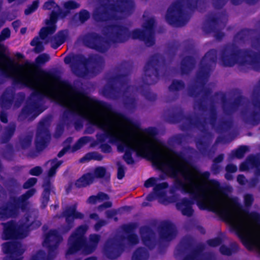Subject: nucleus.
Listing matches in <instances>:
<instances>
[{"label": "nucleus", "instance_id": "1", "mask_svg": "<svg viewBox=\"0 0 260 260\" xmlns=\"http://www.w3.org/2000/svg\"><path fill=\"white\" fill-rule=\"evenodd\" d=\"M27 86L51 97L102 129L110 140L117 145L118 149L125 152L124 159L127 164L133 162L132 151L149 158L158 169L175 177L178 187L190 193L200 208L216 212L230 223V197L218 183L209 180L208 173L199 171L179 154L157 142L138 125L74 91L59 80L47 74L36 73L28 64Z\"/></svg>", "mask_w": 260, "mask_h": 260}, {"label": "nucleus", "instance_id": "2", "mask_svg": "<svg viewBox=\"0 0 260 260\" xmlns=\"http://www.w3.org/2000/svg\"><path fill=\"white\" fill-rule=\"evenodd\" d=\"M154 186L153 191L147 197V200L149 201L157 200L159 202L164 204H168L172 200L166 196V189L168 187L167 183L159 182V180L154 178H150L147 180L145 183V186L150 187Z\"/></svg>", "mask_w": 260, "mask_h": 260}, {"label": "nucleus", "instance_id": "3", "mask_svg": "<svg viewBox=\"0 0 260 260\" xmlns=\"http://www.w3.org/2000/svg\"><path fill=\"white\" fill-rule=\"evenodd\" d=\"M26 226L16 227L13 223H8L4 225L3 232L4 238L22 239L27 236V231Z\"/></svg>", "mask_w": 260, "mask_h": 260}, {"label": "nucleus", "instance_id": "4", "mask_svg": "<svg viewBox=\"0 0 260 260\" xmlns=\"http://www.w3.org/2000/svg\"><path fill=\"white\" fill-rule=\"evenodd\" d=\"M87 230L86 226L80 227L77 231V234L73 235L69 240L70 248L68 250L69 253H72L78 249L81 246L80 239L81 235Z\"/></svg>", "mask_w": 260, "mask_h": 260}, {"label": "nucleus", "instance_id": "5", "mask_svg": "<svg viewBox=\"0 0 260 260\" xmlns=\"http://www.w3.org/2000/svg\"><path fill=\"white\" fill-rule=\"evenodd\" d=\"M56 21V15L53 13L48 21L46 22L47 26L43 28L40 33V37L42 40L45 39L48 35L53 33L56 30L55 23Z\"/></svg>", "mask_w": 260, "mask_h": 260}, {"label": "nucleus", "instance_id": "6", "mask_svg": "<svg viewBox=\"0 0 260 260\" xmlns=\"http://www.w3.org/2000/svg\"><path fill=\"white\" fill-rule=\"evenodd\" d=\"M191 202L182 200L177 204L178 208L185 215L189 216L192 213Z\"/></svg>", "mask_w": 260, "mask_h": 260}, {"label": "nucleus", "instance_id": "7", "mask_svg": "<svg viewBox=\"0 0 260 260\" xmlns=\"http://www.w3.org/2000/svg\"><path fill=\"white\" fill-rule=\"evenodd\" d=\"M93 180V176L91 174H88L78 179L76 181V185L78 187L85 186L91 183Z\"/></svg>", "mask_w": 260, "mask_h": 260}, {"label": "nucleus", "instance_id": "8", "mask_svg": "<svg viewBox=\"0 0 260 260\" xmlns=\"http://www.w3.org/2000/svg\"><path fill=\"white\" fill-rule=\"evenodd\" d=\"M254 167H257V160L255 157H252L248 159L246 162L241 164L240 170L241 171H246Z\"/></svg>", "mask_w": 260, "mask_h": 260}, {"label": "nucleus", "instance_id": "9", "mask_svg": "<svg viewBox=\"0 0 260 260\" xmlns=\"http://www.w3.org/2000/svg\"><path fill=\"white\" fill-rule=\"evenodd\" d=\"M65 216L67 219L69 220L70 218H81L83 215L81 213L77 212L75 210V206L70 207L65 212Z\"/></svg>", "mask_w": 260, "mask_h": 260}, {"label": "nucleus", "instance_id": "10", "mask_svg": "<svg viewBox=\"0 0 260 260\" xmlns=\"http://www.w3.org/2000/svg\"><path fill=\"white\" fill-rule=\"evenodd\" d=\"M108 199V197L104 193H101L97 196H92L89 198L88 202L91 204L101 203Z\"/></svg>", "mask_w": 260, "mask_h": 260}, {"label": "nucleus", "instance_id": "11", "mask_svg": "<svg viewBox=\"0 0 260 260\" xmlns=\"http://www.w3.org/2000/svg\"><path fill=\"white\" fill-rule=\"evenodd\" d=\"M61 162L58 160H52L47 163V165L50 167L48 173L49 177H52L55 174L56 169L61 165Z\"/></svg>", "mask_w": 260, "mask_h": 260}, {"label": "nucleus", "instance_id": "12", "mask_svg": "<svg viewBox=\"0 0 260 260\" xmlns=\"http://www.w3.org/2000/svg\"><path fill=\"white\" fill-rule=\"evenodd\" d=\"M31 45L35 47V51L37 53L41 52L43 50V46L42 42H41L39 38L34 39L31 42Z\"/></svg>", "mask_w": 260, "mask_h": 260}, {"label": "nucleus", "instance_id": "13", "mask_svg": "<svg viewBox=\"0 0 260 260\" xmlns=\"http://www.w3.org/2000/svg\"><path fill=\"white\" fill-rule=\"evenodd\" d=\"M106 172V169L104 167H98L95 169L94 174L92 175L94 178L95 177H102L105 175Z\"/></svg>", "mask_w": 260, "mask_h": 260}, {"label": "nucleus", "instance_id": "14", "mask_svg": "<svg viewBox=\"0 0 260 260\" xmlns=\"http://www.w3.org/2000/svg\"><path fill=\"white\" fill-rule=\"evenodd\" d=\"M247 150V148L246 146H242L235 152H233V154L236 157L241 158L244 155Z\"/></svg>", "mask_w": 260, "mask_h": 260}, {"label": "nucleus", "instance_id": "15", "mask_svg": "<svg viewBox=\"0 0 260 260\" xmlns=\"http://www.w3.org/2000/svg\"><path fill=\"white\" fill-rule=\"evenodd\" d=\"M50 59L48 55L46 54H42L39 56L36 59V62L37 64H42L48 61Z\"/></svg>", "mask_w": 260, "mask_h": 260}, {"label": "nucleus", "instance_id": "16", "mask_svg": "<svg viewBox=\"0 0 260 260\" xmlns=\"http://www.w3.org/2000/svg\"><path fill=\"white\" fill-rule=\"evenodd\" d=\"M88 141V139L87 138H83L80 139L74 145L73 150H76L80 148L82 146H83L85 144H86Z\"/></svg>", "mask_w": 260, "mask_h": 260}, {"label": "nucleus", "instance_id": "17", "mask_svg": "<svg viewBox=\"0 0 260 260\" xmlns=\"http://www.w3.org/2000/svg\"><path fill=\"white\" fill-rule=\"evenodd\" d=\"M38 2L37 1L34 2L32 4L28 7L25 10V14L26 15H29L31 13L34 12L38 8Z\"/></svg>", "mask_w": 260, "mask_h": 260}, {"label": "nucleus", "instance_id": "18", "mask_svg": "<svg viewBox=\"0 0 260 260\" xmlns=\"http://www.w3.org/2000/svg\"><path fill=\"white\" fill-rule=\"evenodd\" d=\"M10 36V30L9 28H4L1 32V41L4 40Z\"/></svg>", "mask_w": 260, "mask_h": 260}, {"label": "nucleus", "instance_id": "19", "mask_svg": "<svg viewBox=\"0 0 260 260\" xmlns=\"http://www.w3.org/2000/svg\"><path fill=\"white\" fill-rule=\"evenodd\" d=\"M16 246L14 244H7L4 245V251L5 252H11V251H13L15 249Z\"/></svg>", "mask_w": 260, "mask_h": 260}, {"label": "nucleus", "instance_id": "20", "mask_svg": "<svg viewBox=\"0 0 260 260\" xmlns=\"http://www.w3.org/2000/svg\"><path fill=\"white\" fill-rule=\"evenodd\" d=\"M37 182V179L35 178H31L29 179L26 183L24 184L25 188H29L30 186L34 185Z\"/></svg>", "mask_w": 260, "mask_h": 260}, {"label": "nucleus", "instance_id": "21", "mask_svg": "<svg viewBox=\"0 0 260 260\" xmlns=\"http://www.w3.org/2000/svg\"><path fill=\"white\" fill-rule=\"evenodd\" d=\"M42 172V169L39 167H36L30 170V174L32 175H39Z\"/></svg>", "mask_w": 260, "mask_h": 260}, {"label": "nucleus", "instance_id": "22", "mask_svg": "<svg viewBox=\"0 0 260 260\" xmlns=\"http://www.w3.org/2000/svg\"><path fill=\"white\" fill-rule=\"evenodd\" d=\"M124 175V168L123 166H119L118 169L117 177L119 179H122Z\"/></svg>", "mask_w": 260, "mask_h": 260}, {"label": "nucleus", "instance_id": "23", "mask_svg": "<svg viewBox=\"0 0 260 260\" xmlns=\"http://www.w3.org/2000/svg\"><path fill=\"white\" fill-rule=\"evenodd\" d=\"M54 5L55 3L52 1L49 0L44 4V8L45 9H51Z\"/></svg>", "mask_w": 260, "mask_h": 260}, {"label": "nucleus", "instance_id": "24", "mask_svg": "<svg viewBox=\"0 0 260 260\" xmlns=\"http://www.w3.org/2000/svg\"><path fill=\"white\" fill-rule=\"evenodd\" d=\"M34 190L31 189L28 191L22 197V201H24V200L27 199L28 198L32 196L34 194Z\"/></svg>", "mask_w": 260, "mask_h": 260}, {"label": "nucleus", "instance_id": "25", "mask_svg": "<svg viewBox=\"0 0 260 260\" xmlns=\"http://www.w3.org/2000/svg\"><path fill=\"white\" fill-rule=\"evenodd\" d=\"M253 201L252 197L251 195L247 194L245 196V203L246 205H250Z\"/></svg>", "mask_w": 260, "mask_h": 260}, {"label": "nucleus", "instance_id": "26", "mask_svg": "<svg viewBox=\"0 0 260 260\" xmlns=\"http://www.w3.org/2000/svg\"><path fill=\"white\" fill-rule=\"evenodd\" d=\"M143 32L139 30H136L133 32V37L134 38L141 39Z\"/></svg>", "mask_w": 260, "mask_h": 260}, {"label": "nucleus", "instance_id": "27", "mask_svg": "<svg viewBox=\"0 0 260 260\" xmlns=\"http://www.w3.org/2000/svg\"><path fill=\"white\" fill-rule=\"evenodd\" d=\"M89 17L88 13L87 11H83L80 13V18L82 21L87 19Z\"/></svg>", "mask_w": 260, "mask_h": 260}, {"label": "nucleus", "instance_id": "28", "mask_svg": "<svg viewBox=\"0 0 260 260\" xmlns=\"http://www.w3.org/2000/svg\"><path fill=\"white\" fill-rule=\"evenodd\" d=\"M237 170V167L233 165H229L226 167V171L229 173L235 172Z\"/></svg>", "mask_w": 260, "mask_h": 260}, {"label": "nucleus", "instance_id": "29", "mask_svg": "<svg viewBox=\"0 0 260 260\" xmlns=\"http://www.w3.org/2000/svg\"><path fill=\"white\" fill-rule=\"evenodd\" d=\"M220 250L221 252L223 253L224 254L228 255L230 254L231 253L230 250L225 246L221 247Z\"/></svg>", "mask_w": 260, "mask_h": 260}, {"label": "nucleus", "instance_id": "30", "mask_svg": "<svg viewBox=\"0 0 260 260\" xmlns=\"http://www.w3.org/2000/svg\"><path fill=\"white\" fill-rule=\"evenodd\" d=\"M238 182L241 184H244L246 181L245 178L242 175H239L237 177Z\"/></svg>", "mask_w": 260, "mask_h": 260}, {"label": "nucleus", "instance_id": "31", "mask_svg": "<svg viewBox=\"0 0 260 260\" xmlns=\"http://www.w3.org/2000/svg\"><path fill=\"white\" fill-rule=\"evenodd\" d=\"M220 243L218 239H214L209 241V244L212 246H215L218 245Z\"/></svg>", "mask_w": 260, "mask_h": 260}, {"label": "nucleus", "instance_id": "32", "mask_svg": "<svg viewBox=\"0 0 260 260\" xmlns=\"http://www.w3.org/2000/svg\"><path fill=\"white\" fill-rule=\"evenodd\" d=\"M66 7L69 8H75L77 7V5L73 2H68L66 4Z\"/></svg>", "mask_w": 260, "mask_h": 260}, {"label": "nucleus", "instance_id": "33", "mask_svg": "<svg viewBox=\"0 0 260 260\" xmlns=\"http://www.w3.org/2000/svg\"><path fill=\"white\" fill-rule=\"evenodd\" d=\"M64 37H60L59 39V42L57 43L56 45H54L53 44H52V47L54 48H56L58 46H59L60 44H61L64 41Z\"/></svg>", "mask_w": 260, "mask_h": 260}, {"label": "nucleus", "instance_id": "34", "mask_svg": "<svg viewBox=\"0 0 260 260\" xmlns=\"http://www.w3.org/2000/svg\"><path fill=\"white\" fill-rule=\"evenodd\" d=\"M99 239V237L97 235H92L90 237V241L93 243H96Z\"/></svg>", "mask_w": 260, "mask_h": 260}, {"label": "nucleus", "instance_id": "35", "mask_svg": "<svg viewBox=\"0 0 260 260\" xmlns=\"http://www.w3.org/2000/svg\"><path fill=\"white\" fill-rule=\"evenodd\" d=\"M111 205V203L110 202H106L103 204V205L100 206V208H102V207L107 208L110 207Z\"/></svg>", "mask_w": 260, "mask_h": 260}, {"label": "nucleus", "instance_id": "36", "mask_svg": "<svg viewBox=\"0 0 260 260\" xmlns=\"http://www.w3.org/2000/svg\"><path fill=\"white\" fill-rule=\"evenodd\" d=\"M67 151V148H64L61 151H60L59 152V153L58 154V156L59 157L62 156Z\"/></svg>", "mask_w": 260, "mask_h": 260}, {"label": "nucleus", "instance_id": "37", "mask_svg": "<svg viewBox=\"0 0 260 260\" xmlns=\"http://www.w3.org/2000/svg\"><path fill=\"white\" fill-rule=\"evenodd\" d=\"M20 25V22L19 21H15L13 23V25L15 28L19 27Z\"/></svg>", "mask_w": 260, "mask_h": 260}, {"label": "nucleus", "instance_id": "38", "mask_svg": "<svg viewBox=\"0 0 260 260\" xmlns=\"http://www.w3.org/2000/svg\"><path fill=\"white\" fill-rule=\"evenodd\" d=\"M173 13V14H176L175 12V11H173V12H172V10L171 9H169V11H168V20H169V15H171V14Z\"/></svg>", "mask_w": 260, "mask_h": 260}, {"label": "nucleus", "instance_id": "39", "mask_svg": "<svg viewBox=\"0 0 260 260\" xmlns=\"http://www.w3.org/2000/svg\"><path fill=\"white\" fill-rule=\"evenodd\" d=\"M1 122H7L6 118L4 116L2 115V114H1Z\"/></svg>", "mask_w": 260, "mask_h": 260}, {"label": "nucleus", "instance_id": "40", "mask_svg": "<svg viewBox=\"0 0 260 260\" xmlns=\"http://www.w3.org/2000/svg\"><path fill=\"white\" fill-rule=\"evenodd\" d=\"M45 197L44 198V201L47 202L48 201V192H46L45 193Z\"/></svg>", "mask_w": 260, "mask_h": 260}, {"label": "nucleus", "instance_id": "41", "mask_svg": "<svg viewBox=\"0 0 260 260\" xmlns=\"http://www.w3.org/2000/svg\"><path fill=\"white\" fill-rule=\"evenodd\" d=\"M105 152H110L111 151V148L110 147H108L105 150H104Z\"/></svg>", "mask_w": 260, "mask_h": 260}, {"label": "nucleus", "instance_id": "42", "mask_svg": "<svg viewBox=\"0 0 260 260\" xmlns=\"http://www.w3.org/2000/svg\"><path fill=\"white\" fill-rule=\"evenodd\" d=\"M52 235H51L49 237H48V240L52 238V237L53 236L55 235V234H54V232H53L52 234Z\"/></svg>", "mask_w": 260, "mask_h": 260}, {"label": "nucleus", "instance_id": "43", "mask_svg": "<svg viewBox=\"0 0 260 260\" xmlns=\"http://www.w3.org/2000/svg\"><path fill=\"white\" fill-rule=\"evenodd\" d=\"M25 28H22V29H21V32L22 34L24 33V32H25Z\"/></svg>", "mask_w": 260, "mask_h": 260}, {"label": "nucleus", "instance_id": "44", "mask_svg": "<svg viewBox=\"0 0 260 260\" xmlns=\"http://www.w3.org/2000/svg\"><path fill=\"white\" fill-rule=\"evenodd\" d=\"M64 61L66 62V63H69V60H68V57H66L64 59Z\"/></svg>", "mask_w": 260, "mask_h": 260}, {"label": "nucleus", "instance_id": "45", "mask_svg": "<svg viewBox=\"0 0 260 260\" xmlns=\"http://www.w3.org/2000/svg\"><path fill=\"white\" fill-rule=\"evenodd\" d=\"M225 177L228 179H230V176H229L228 174H226L225 175Z\"/></svg>", "mask_w": 260, "mask_h": 260}, {"label": "nucleus", "instance_id": "46", "mask_svg": "<svg viewBox=\"0 0 260 260\" xmlns=\"http://www.w3.org/2000/svg\"><path fill=\"white\" fill-rule=\"evenodd\" d=\"M17 56H18V57L20 58V57H22V55H21V54H18L17 55Z\"/></svg>", "mask_w": 260, "mask_h": 260}, {"label": "nucleus", "instance_id": "47", "mask_svg": "<svg viewBox=\"0 0 260 260\" xmlns=\"http://www.w3.org/2000/svg\"><path fill=\"white\" fill-rule=\"evenodd\" d=\"M86 260H95V259L93 258H88V259H87Z\"/></svg>", "mask_w": 260, "mask_h": 260}, {"label": "nucleus", "instance_id": "48", "mask_svg": "<svg viewBox=\"0 0 260 260\" xmlns=\"http://www.w3.org/2000/svg\"><path fill=\"white\" fill-rule=\"evenodd\" d=\"M95 216V215H91V218H94Z\"/></svg>", "mask_w": 260, "mask_h": 260}, {"label": "nucleus", "instance_id": "49", "mask_svg": "<svg viewBox=\"0 0 260 260\" xmlns=\"http://www.w3.org/2000/svg\"><path fill=\"white\" fill-rule=\"evenodd\" d=\"M250 183H251V186H254L255 184V183H253V182H251Z\"/></svg>", "mask_w": 260, "mask_h": 260}, {"label": "nucleus", "instance_id": "50", "mask_svg": "<svg viewBox=\"0 0 260 260\" xmlns=\"http://www.w3.org/2000/svg\"><path fill=\"white\" fill-rule=\"evenodd\" d=\"M226 66H232V64H231V63H226L225 64Z\"/></svg>", "mask_w": 260, "mask_h": 260}, {"label": "nucleus", "instance_id": "51", "mask_svg": "<svg viewBox=\"0 0 260 260\" xmlns=\"http://www.w3.org/2000/svg\"><path fill=\"white\" fill-rule=\"evenodd\" d=\"M3 217L2 216V214L1 213V218H2Z\"/></svg>", "mask_w": 260, "mask_h": 260}]
</instances>
